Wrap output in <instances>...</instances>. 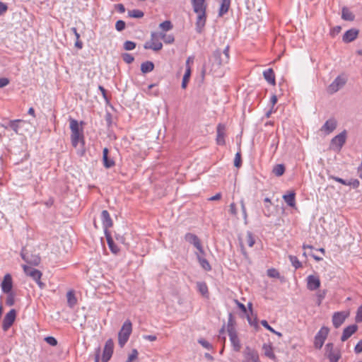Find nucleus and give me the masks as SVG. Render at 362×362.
Here are the masks:
<instances>
[{"mask_svg": "<svg viewBox=\"0 0 362 362\" xmlns=\"http://www.w3.org/2000/svg\"><path fill=\"white\" fill-rule=\"evenodd\" d=\"M67 304L70 308H74L77 303V298L74 291H69L66 293Z\"/></svg>", "mask_w": 362, "mask_h": 362, "instance_id": "nucleus-30", "label": "nucleus"}, {"mask_svg": "<svg viewBox=\"0 0 362 362\" xmlns=\"http://www.w3.org/2000/svg\"><path fill=\"white\" fill-rule=\"evenodd\" d=\"M198 343L208 350H212L214 349L212 344L203 338L199 339Z\"/></svg>", "mask_w": 362, "mask_h": 362, "instance_id": "nucleus-44", "label": "nucleus"}, {"mask_svg": "<svg viewBox=\"0 0 362 362\" xmlns=\"http://www.w3.org/2000/svg\"><path fill=\"white\" fill-rule=\"evenodd\" d=\"M355 320L356 322H362V305H360L357 310Z\"/></svg>", "mask_w": 362, "mask_h": 362, "instance_id": "nucleus-54", "label": "nucleus"}, {"mask_svg": "<svg viewBox=\"0 0 362 362\" xmlns=\"http://www.w3.org/2000/svg\"><path fill=\"white\" fill-rule=\"evenodd\" d=\"M329 333V329L327 327L322 326L317 332L314 337V347L316 349H321L323 346L325 340L327 339Z\"/></svg>", "mask_w": 362, "mask_h": 362, "instance_id": "nucleus-4", "label": "nucleus"}, {"mask_svg": "<svg viewBox=\"0 0 362 362\" xmlns=\"http://www.w3.org/2000/svg\"><path fill=\"white\" fill-rule=\"evenodd\" d=\"M185 239L186 241L192 244L201 254H204V251L200 240L196 235L191 233H187L185 235Z\"/></svg>", "mask_w": 362, "mask_h": 362, "instance_id": "nucleus-16", "label": "nucleus"}, {"mask_svg": "<svg viewBox=\"0 0 362 362\" xmlns=\"http://www.w3.org/2000/svg\"><path fill=\"white\" fill-rule=\"evenodd\" d=\"M283 199L289 206L294 207L296 206V193L294 192H291L288 194H284L283 196Z\"/></svg>", "mask_w": 362, "mask_h": 362, "instance_id": "nucleus-28", "label": "nucleus"}, {"mask_svg": "<svg viewBox=\"0 0 362 362\" xmlns=\"http://www.w3.org/2000/svg\"><path fill=\"white\" fill-rule=\"evenodd\" d=\"M125 22L122 20H119L115 23V28L117 31H122L125 28Z\"/></svg>", "mask_w": 362, "mask_h": 362, "instance_id": "nucleus-51", "label": "nucleus"}, {"mask_svg": "<svg viewBox=\"0 0 362 362\" xmlns=\"http://www.w3.org/2000/svg\"><path fill=\"white\" fill-rule=\"evenodd\" d=\"M349 315L346 311L336 312L332 316V323L335 328L339 327Z\"/></svg>", "mask_w": 362, "mask_h": 362, "instance_id": "nucleus-14", "label": "nucleus"}, {"mask_svg": "<svg viewBox=\"0 0 362 362\" xmlns=\"http://www.w3.org/2000/svg\"><path fill=\"white\" fill-rule=\"evenodd\" d=\"M341 18L346 21H353L354 19V16L349 8L344 7L341 11Z\"/></svg>", "mask_w": 362, "mask_h": 362, "instance_id": "nucleus-34", "label": "nucleus"}, {"mask_svg": "<svg viewBox=\"0 0 362 362\" xmlns=\"http://www.w3.org/2000/svg\"><path fill=\"white\" fill-rule=\"evenodd\" d=\"M243 362H260L258 352L250 346H246L243 351Z\"/></svg>", "mask_w": 362, "mask_h": 362, "instance_id": "nucleus-11", "label": "nucleus"}, {"mask_svg": "<svg viewBox=\"0 0 362 362\" xmlns=\"http://www.w3.org/2000/svg\"><path fill=\"white\" fill-rule=\"evenodd\" d=\"M122 59L127 64H132L134 60V57L129 53L123 54Z\"/></svg>", "mask_w": 362, "mask_h": 362, "instance_id": "nucleus-47", "label": "nucleus"}, {"mask_svg": "<svg viewBox=\"0 0 362 362\" xmlns=\"http://www.w3.org/2000/svg\"><path fill=\"white\" fill-rule=\"evenodd\" d=\"M346 139V132L344 131L334 136L331 141V148L339 151L342 148L343 145L345 144Z\"/></svg>", "mask_w": 362, "mask_h": 362, "instance_id": "nucleus-10", "label": "nucleus"}, {"mask_svg": "<svg viewBox=\"0 0 362 362\" xmlns=\"http://www.w3.org/2000/svg\"><path fill=\"white\" fill-rule=\"evenodd\" d=\"M226 125L223 124H218L216 127V143L220 146L225 145V136H226Z\"/></svg>", "mask_w": 362, "mask_h": 362, "instance_id": "nucleus-19", "label": "nucleus"}, {"mask_svg": "<svg viewBox=\"0 0 362 362\" xmlns=\"http://www.w3.org/2000/svg\"><path fill=\"white\" fill-rule=\"evenodd\" d=\"M263 76L269 84L272 86L276 84L275 74L272 69L269 68L264 70L263 71Z\"/></svg>", "mask_w": 362, "mask_h": 362, "instance_id": "nucleus-25", "label": "nucleus"}, {"mask_svg": "<svg viewBox=\"0 0 362 362\" xmlns=\"http://www.w3.org/2000/svg\"><path fill=\"white\" fill-rule=\"evenodd\" d=\"M21 119L11 120L8 123V127L12 129L16 134L18 132V123L21 122Z\"/></svg>", "mask_w": 362, "mask_h": 362, "instance_id": "nucleus-43", "label": "nucleus"}, {"mask_svg": "<svg viewBox=\"0 0 362 362\" xmlns=\"http://www.w3.org/2000/svg\"><path fill=\"white\" fill-rule=\"evenodd\" d=\"M194 12L197 14L196 30L201 33L206 22V0H191Z\"/></svg>", "mask_w": 362, "mask_h": 362, "instance_id": "nucleus-2", "label": "nucleus"}, {"mask_svg": "<svg viewBox=\"0 0 362 362\" xmlns=\"http://www.w3.org/2000/svg\"><path fill=\"white\" fill-rule=\"evenodd\" d=\"M114 350V342L112 339H109L106 341L103 356H102V361L103 362H108L111 358Z\"/></svg>", "mask_w": 362, "mask_h": 362, "instance_id": "nucleus-13", "label": "nucleus"}, {"mask_svg": "<svg viewBox=\"0 0 362 362\" xmlns=\"http://www.w3.org/2000/svg\"><path fill=\"white\" fill-rule=\"evenodd\" d=\"M45 341L51 346H56L57 344V339L53 337H47L45 338Z\"/></svg>", "mask_w": 362, "mask_h": 362, "instance_id": "nucleus-55", "label": "nucleus"}, {"mask_svg": "<svg viewBox=\"0 0 362 362\" xmlns=\"http://www.w3.org/2000/svg\"><path fill=\"white\" fill-rule=\"evenodd\" d=\"M354 351L356 353V354H359V353H361L362 352V339L360 340L357 344L356 345L355 348H354Z\"/></svg>", "mask_w": 362, "mask_h": 362, "instance_id": "nucleus-60", "label": "nucleus"}, {"mask_svg": "<svg viewBox=\"0 0 362 362\" xmlns=\"http://www.w3.org/2000/svg\"><path fill=\"white\" fill-rule=\"evenodd\" d=\"M144 15V12L139 9H134L128 11V16L130 18H141Z\"/></svg>", "mask_w": 362, "mask_h": 362, "instance_id": "nucleus-36", "label": "nucleus"}, {"mask_svg": "<svg viewBox=\"0 0 362 362\" xmlns=\"http://www.w3.org/2000/svg\"><path fill=\"white\" fill-rule=\"evenodd\" d=\"M101 221L105 232L112 226V221L107 210H103L100 215Z\"/></svg>", "mask_w": 362, "mask_h": 362, "instance_id": "nucleus-21", "label": "nucleus"}, {"mask_svg": "<svg viewBox=\"0 0 362 362\" xmlns=\"http://www.w3.org/2000/svg\"><path fill=\"white\" fill-rule=\"evenodd\" d=\"M228 333L233 350L237 352L240 351L241 349V343L236 330L233 327L228 326Z\"/></svg>", "mask_w": 362, "mask_h": 362, "instance_id": "nucleus-9", "label": "nucleus"}, {"mask_svg": "<svg viewBox=\"0 0 362 362\" xmlns=\"http://www.w3.org/2000/svg\"><path fill=\"white\" fill-rule=\"evenodd\" d=\"M9 83V80L7 78H0V88L6 86Z\"/></svg>", "mask_w": 362, "mask_h": 362, "instance_id": "nucleus-61", "label": "nucleus"}, {"mask_svg": "<svg viewBox=\"0 0 362 362\" xmlns=\"http://www.w3.org/2000/svg\"><path fill=\"white\" fill-rule=\"evenodd\" d=\"M16 317V312L14 309L11 310L3 320L2 329L4 331H7L13 325Z\"/></svg>", "mask_w": 362, "mask_h": 362, "instance_id": "nucleus-15", "label": "nucleus"}, {"mask_svg": "<svg viewBox=\"0 0 362 362\" xmlns=\"http://www.w3.org/2000/svg\"><path fill=\"white\" fill-rule=\"evenodd\" d=\"M284 172L285 167L283 164H277L273 168V173L277 177L283 175Z\"/></svg>", "mask_w": 362, "mask_h": 362, "instance_id": "nucleus-35", "label": "nucleus"}, {"mask_svg": "<svg viewBox=\"0 0 362 362\" xmlns=\"http://www.w3.org/2000/svg\"><path fill=\"white\" fill-rule=\"evenodd\" d=\"M21 256L22 259L29 264L37 266L40 263V257L37 255L30 256L23 250L21 253Z\"/></svg>", "mask_w": 362, "mask_h": 362, "instance_id": "nucleus-20", "label": "nucleus"}, {"mask_svg": "<svg viewBox=\"0 0 362 362\" xmlns=\"http://www.w3.org/2000/svg\"><path fill=\"white\" fill-rule=\"evenodd\" d=\"M139 352L136 349H133L129 354L126 362H132L138 358Z\"/></svg>", "mask_w": 362, "mask_h": 362, "instance_id": "nucleus-45", "label": "nucleus"}, {"mask_svg": "<svg viewBox=\"0 0 362 362\" xmlns=\"http://www.w3.org/2000/svg\"><path fill=\"white\" fill-rule=\"evenodd\" d=\"M106 238L108 247L111 252L114 254H117L119 251V247L114 243V240L112 239L110 235H107Z\"/></svg>", "mask_w": 362, "mask_h": 362, "instance_id": "nucleus-32", "label": "nucleus"}, {"mask_svg": "<svg viewBox=\"0 0 362 362\" xmlns=\"http://www.w3.org/2000/svg\"><path fill=\"white\" fill-rule=\"evenodd\" d=\"M267 275L272 278H279L280 277V274L278 272V270H276V269H274V268L269 269L267 270Z\"/></svg>", "mask_w": 362, "mask_h": 362, "instance_id": "nucleus-46", "label": "nucleus"}, {"mask_svg": "<svg viewBox=\"0 0 362 362\" xmlns=\"http://www.w3.org/2000/svg\"><path fill=\"white\" fill-rule=\"evenodd\" d=\"M229 212L231 215L234 216H237L238 215V210H237V208H236V205L235 203H231L229 206Z\"/></svg>", "mask_w": 362, "mask_h": 362, "instance_id": "nucleus-56", "label": "nucleus"}, {"mask_svg": "<svg viewBox=\"0 0 362 362\" xmlns=\"http://www.w3.org/2000/svg\"><path fill=\"white\" fill-rule=\"evenodd\" d=\"M264 202L265 203L264 207L265 210L264 211V216L269 217L271 216V211H270V206L272 205L271 199L268 197L265 198L264 199Z\"/></svg>", "mask_w": 362, "mask_h": 362, "instance_id": "nucleus-40", "label": "nucleus"}, {"mask_svg": "<svg viewBox=\"0 0 362 362\" xmlns=\"http://www.w3.org/2000/svg\"><path fill=\"white\" fill-rule=\"evenodd\" d=\"M261 325L264 327L266 328L267 329H268L269 331H270L271 332H274V329L269 325V323L267 322V320H263L261 321Z\"/></svg>", "mask_w": 362, "mask_h": 362, "instance_id": "nucleus-59", "label": "nucleus"}, {"mask_svg": "<svg viewBox=\"0 0 362 362\" xmlns=\"http://www.w3.org/2000/svg\"><path fill=\"white\" fill-rule=\"evenodd\" d=\"M69 122L71 144L75 148H78L82 155L85 152V137L82 127L83 122L79 123L76 119L72 118L69 119Z\"/></svg>", "mask_w": 362, "mask_h": 362, "instance_id": "nucleus-1", "label": "nucleus"}, {"mask_svg": "<svg viewBox=\"0 0 362 362\" xmlns=\"http://www.w3.org/2000/svg\"><path fill=\"white\" fill-rule=\"evenodd\" d=\"M214 57L218 62V64L228 63L229 60V47H226L223 52L220 50L215 51L214 52Z\"/></svg>", "mask_w": 362, "mask_h": 362, "instance_id": "nucleus-17", "label": "nucleus"}, {"mask_svg": "<svg viewBox=\"0 0 362 362\" xmlns=\"http://www.w3.org/2000/svg\"><path fill=\"white\" fill-rule=\"evenodd\" d=\"M325 354L329 362H338L341 358L340 350L334 346L332 343H327L325 345Z\"/></svg>", "mask_w": 362, "mask_h": 362, "instance_id": "nucleus-8", "label": "nucleus"}, {"mask_svg": "<svg viewBox=\"0 0 362 362\" xmlns=\"http://www.w3.org/2000/svg\"><path fill=\"white\" fill-rule=\"evenodd\" d=\"M175 41L173 35H167L163 36V42L165 44H172Z\"/></svg>", "mask_w": 362, "mask_h": 362, "instance_id": "nucleus-52", "label": "nucleus"}, {"mask_svg": "<svg viewBox=\"0 0 362 362\" xmlns=\"http://www.w3.org/2000/svg\"><path fill=\"white\" fill-rule=\"evenodd\" d=\"M347 77L345 74L339 75L333 81L329 84L327 88V91L330 94L337 92L346 83Z\"/></svg>", "mask_w": 362, "mask_h": 362, "instance_id": "nucleus-7", "label": "nucleus"}, {"mask_svg": "<svg viewBox=\"0 0 362 362\" xmlns=\"http://www.w3.org/2000/svg\"><path fill=\"white\" fill-rule=\"evenodd\" d=\"M241 164H242V160H241V154H240V152H238L235 156V158H234V165L236 167V168H240L241 166Z\"/></svg>", "mask_w": 362, "mask_h": 362, "instance_id": "nucleus-50", "label": "nucleus"}, {"mask_svg": "<svg viewBox=\"0 0 362 362\" xmlns=\"http://www.w3.org/2000/svg\"><path fill=\"white\" fill-rule=\"evenodd\" d=\"M325 295H326L325 291H323L322 292H319L317 293V305H320L322 303V301L325 298Z\"/></svg>", "mask_w": 362, "mask_h": 362, "instance_id": "nucleus-57", "label": "nucleus"}, {"mask_svg": "<svg viewBox=\"0 0 362 362\" xmlns=\"http://www.w3.org/2000/svg\"><path fill=\"white\" fill-rule=\"evenodd\" d=\"M190 76H191V70L189 69H186L185 73L183 76L182 82V88H184V89L186 88V87L187 86V83L189 80Z\"/></svg>", "mask_w": 362, "mask_h": 362, "instance_id": "nucleus-39", "label": "nucleus"}, {"mask_svg": "<svg viewBox=\"0 0 362 362\" xmlns=\"http://www.w3.org/2000/svg\"><path fill=\"white\" fill-rule=\"evenodd\" d=\"M23 271L27 276H30L38 286L42 288L44 287V284L40 281L42 277V272L38 269L29 267L28 265L23 264Z\"/></svg>", "mask_w": 362, "mask_h": 362, "instance_id": "nucleus-6", "label": "nucleus"}, {"mask_svg": "<svg viewBox=\"0 0 362 362\" xmlns=\"http://www.w3.org/2000/svg\"><path fill=\"white\" fill-rule=\"evenodd\" d=\"M8 295L6 303L8 305L12 306L15 303L14 294L12 293H6Z\"/></svg>", "mask_w": 362, "mask_h": 362, "instance_id": "nucleus-49", "label": "nucleus"}, {"mask_svg": "<svg viewBox=\"0 0 362 362\" xmlns=\"http://www.w3.org/2000/svg\"><path fill=\"white\" fill-rule=\"evenodd\" d=\"M1 288L4 293H8L12 291L13 279L10 274H6L4 276L3 281L1 283Z\"/></svg>", "mask_w": 362, "mask_h": 362, "instance_id": "nucleus-18", "label": "nucleus"}, {"mask_svg": "<svg viewBox=\"0 0 362 362\" xmlns=\"http://www.w3.org/2000/svg\"><path fill=\"white\" fill-rule=\"evenodd\" d=\"M240 205H241V209H242V212H243V218L245 219V221L246 223L247 219V214L245 202L243 199L240 200Z\"/></svg>", "mask_w": 362, "mask_h": 362, "instance_id": "nucleus-53", "label": "nucleus"}, {"mask_svg": "<svg viewBox=\"0 0 362 362\" xmlns=\"http://www.w3.org/2000/svg\"><path fill=\"white\" fill-rule=\"evenodd\" d=\"M159 28L163 31L167 32L173 29V25L170 21H165L160 23Z\"/></svg>", "mask_w": 362, "mask_h": 362, "instance_id": "nucleus-38", "label": "nucleus"}, {"mask_svg": "<svg viewBox=\"0 0 362 362\" xmlns=\"http://www.w3.org/2000/svg\"><path fill=\"white\" fill-rule=\"evenodd\" d=\"M143 338L150 341H154L157 339V337L156 335H144Z\"/></svg>", "mask_w": 362, "mask_h": 362, "instance_id": "nucleus-63", "label": "nucleus"}, {"mask_svg": "<svg viewBox=\"0 0 362 362\" xmlns=\"http://www.w3.org/2000/svg\"><path fill=\"white\" fill-rule=\"evenodd\" d=\"M198 291L203 295L205 296L208 293V287L204 282H198L197 284Z\"/></svg>", "mask_w": 362, "mask_h": 362, "instance_id": "nucleus-41", "label": "nucleus"}, {"mask_svg": "<svg viewBox=\"0 0 362 362\" xmlns=\"http://www.w3.org/2000/svg\"><path fill=\"white\" fill-rule=\"evenodd\" d=\"M321 281L317 274H311L306 278V286L310 291H314L320 287Z\"/></svg>", "mask_w": 362, "mask_h": 362, "instance_id": "nucleus-12", "label": "nucleus"}, {"mask_svg": "<svg viewBox=\"0 0 362 362\" xmlns=\"http://www.w3.org/2000/svg\"><path fill=\"white\" fill-rule=\"evenodd\" d=\"M230 6V0H221L218 11V16L221 17L225 15L228 11Z\"/></svg>", "mask_w": 362, "mask_h": 362, "instance_id": "nucleus-29", "label": "nucleus"}, {"mask_svg": "<svg viewBox=\"0 0 362 362\" xmlns=\"http://www.w3.org/2000/svg\"><path fill=\"white\" fill-rule=\"evenodd\" d=\"M7 9V6L3 2H0V16L3 15Z\"/></svg>", "mask_w": 362, "mask_h": 362, "instance_id": "nucleus-62", "label": "nucleus"}, {"mask_svg": "<svg viewBox=\"0 0 362 362\" xmlns=\"http://www.w3.org/2000/svg\"><path fill=\"white\" fill-rule=\"evenodd\" d=\"M246 242L249 247H252L255 243V239L253 234L250 231L247 232Z\"/></svg>", "mask_w": 362, "mask_h": 362, "instance_id": "nucleus-42", "label": "nucleus"}, {"mask_svg": "<svg viewBox=\"0 0 362 362\" xmlns=\"http://www.w3.org/2000/svg\"><path fill=\"white\" fill-rule=\"evenodd\" d=\"M337 127V121L334 119H329L325 122L322 127V131L326 134H330Z\"/></svg>", "mask_w": 362, "mask_h": 362, "instance_id": "nucleus-23", "label": "nucleus"}, {"mask_svg": "<svg viewBox=\"0 0 362 362\" xmlns=\"http://www.w3.org/2000/svg\"><path fill=\"white\" fill-rule=\"evenodd\" d=\"M262 350L265 356L273 361H276V357L274 353V349L272 344H264L262 346Z\"/></svg>", "mask_w": 362, "mask_h": 362, "instance_id": "nucleus-24", "label": "nucleus"}, {"mask_svg": "<svg viewBox=\"0 0 362 362\" xmlns=\"http://www.w3.org/2000/svg\"><path fill=\"white\" fill-rule=\"evenodd\" d=\"M358 31L355 29L347 30L343 35V41L345 42H351L354 41L358 36Z\"/></svg>", "mask_w": 362, "mask_h": 362, "instance_id": "nucleus-26", "label": "nucleus"}, {"mask_svg": "<svg viewBox=\"0 0 362 362\" xmlns=\"http://www.w3.org/2000/svg\"><path fill=\"white\" fill-rule=\"evenodd\" d=\"M108 149L105 148L103 151V165L106 168H112L115 165V161L112 159L108 158Z\"/></svg>", "mask_w": 362, "mask_h": 362, "instance_id": "nucleus-27", "label": "nucleus"}, {"mask_svg": "<svg viewBox=\"0 0 362 362\" xmlns=\"http://www.w3.org/2000/svg\"><path fill=\"white\" fill-rule=\"evenodd\" d=\"M203 254H201L199 252L197 253V257L198 261L201 265V267L206 271H210L211 269V267L209 262L204 257H202Z\"/></svg>", "mask_w": 362, "mask_h": 362, "instance_id": "nucleus-31", "label": "nucleus"}, {"mask_svg": "<svg viewBox=\"0 0 362 362\" xmlns=\"http://www.w3.org/2000/svg\"><path fill=\"white\" fill-rule=\"evenodd\" d=\"M358 327L356 325H351L344 329L341 337L342 341H346L352 334L357 331Z\"/></svg>", "mask_w": 362, "mask_h": 362, "instance_id": "nucleus-22", "label": "nucleus"}, {"mask_svg": "<svg viewBox=\"0 0 362 362\" xmlns=\"http://www.w3.org/2000/svg\"><path fill=\"white\" fill-rule=\"evenodd\" d=\"M75 47L78 49L83 48V42L80 40V37H76Z\"/></svg>", "mask_w": 362, "mask_h": 362, "instance_id": "nucleus-64", "label": "nucleus"}, {"mask_svg": "<svg viewBox=\"0 0 362 362\" xmlns=\"http://www.w3.org/2000/svg\"><path fill=\"white\" fill-rule=\"evenodd\" d=\"M154 69V64L152 62L146 61L143 62L141 65V71L144 74L151 72Z\"/></svg>", "mask_w": 362, "mask_h": 362, "instance_id": "nucleus-33", "label": "nucleus"}, {"mask_svg": "<svg viewBox=\"0 0 362 362\" xmlns=\"http://www.w3.org/2000/svg\"><path fill=\"white\" fill-rule=\"evenodd\" d=\"M132 332V324L130 320H127L122 325L118 333V344L120 347H123L128 341Z\"/></svg>", "mask_w": 362, "mask_h": 362, "instance_id": "nucleus-3", "label": "nucleus"}, {"mask_svg": "<svg viewBox=\"0 0 362 362\" xmlns=\"http://www.w3.org/2000/svg\"><path fill=\"white\" fill-rule=\"evenodd\" d=\"M288 259L292 266L296 269L302 267V263L298 260V257L293 255H289Z\"/></svg>", "mask_w": 362, "mask_h": 362, "instance_id": "nucleus-37", "label": "nucleus"}, {"mask_svg": "<svg viewBox=\"0 0 362 362\" xmlns=\"http://www.w3.org/2000/svg\"><path fill=\"white\" fill-rule=\"evenodd\" d=\"M144 47L146 49H149L153 51L160 50L163 48V44L159 38L158 33H151V40L144 44Z\"/></svg>", "mask_w": 362, "mask_h": 362, "instance_id": "nucleus-5", "label": "nucleus"}, {"mask_svg": "<svg viewBox=\"0 0 362 362\" xmlns=\"http://www.w3.org/2000/svg\"><path fill=\"white\" fill-rule=\"evenodd\" d=\"M136 47V43L132 41H126L124 43V49L125 50H133Z\"/></svg>", "mask_w": 362, "mask_h": 362, "instance_id": "nucleus-48", "label": "nucleus"}, {"mask_svg": "<svg viewBox=\"0 0 362 362\" xmlns=\"http://www.w3.org/2000/svg\"><path fill=\"white\" fill-rule=\"evenodd\" d=\"M329 178L335 180L336 182H338L344 185H349L350 183L347 182L346 180H343L342 178L335 177V176H330Z\"/></svg>", "mask_w": 362, "mask_h": 362, "instance_id": "nucleus-58", "label": "nucleus"}]
</instances>
